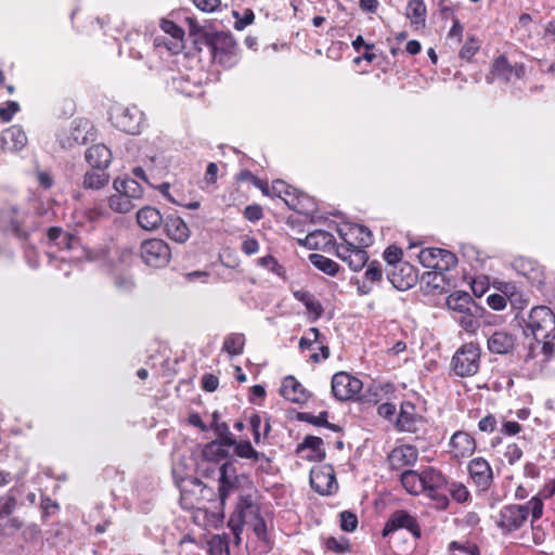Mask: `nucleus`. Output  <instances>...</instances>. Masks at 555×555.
<instances>
[{
	"instance_id": "f257e3e1",
	"label": "nucleus",
	"mask_w": 555,
	"mask_h": 555,
	"mask_svg": "<svg viewBox=\"0 0 555 555\" xmlns=\"http://www.w3.org/2000/svg\"><path fill=\"white\" fill-rule=\"evenodd\" d=\"M526 334L532 335L541 352L550 358L554 352L552 340L555 338V314L546 306L531 309L526 321Z\"/></svg>"
},
{
	"instance_id": "f03ea898",
	"label": "nucleus",
	"mask_w": 555,
	"mask_h": 555,
	"mask_svg": "<svg viewBox=\"0 0 555 555\" xmlns=\"http://www.w3.org/2000/svg\"><path fill=\"white\" fill-rule=\"evenodd\" d=\"M256 185L266 195L281 197L289 208L299 214H309L312 210V199L282 180L274 181L271 188L263 185L260 181H256Z\"/></svg>"
},
{
	"instance_id": "7ed1b4c3",
	"label": "nucleus",
	"mask_w": 555,
	"mask_h": 555,
	"mask_svg": "<svg viewBox=\"0 0 555 555\" xmlns=\"http://www.w3.org/2000/svg\"><path fill=\"white\" fill-rule=\"evenodd\" d=\"M480 348L468 343L463 345L452 358V369L457 376L466 377L475 375L480 366Z\"/></svg>"
},
{
	"instance_id": "20e7f679",
	"label": "nucleus",
	"mask_w": 555,
	"mask_h": 555,
	"mask_svg": "<svg viewBox=\"0 0 555 555\" xmlns=\"http://www.w3.org/2000/svg\"><path fill=\"white\" fill-rule=\"evenodd\" d=\"M114 125L129 134H138L144 125V114L138 106L117 105L111 113Z\"/></svg>"
},
{
	"instance_id": "39448f33",
	"label": "nucleus",
	"mask_w": 555,
	"mask_h": 555,
	"mask_svg": "<svg viewBox=\"0 0 555 555\" xmlns=\"http://www.w3.org/2000/svg\"><path fill=\"white\" fill-rule=\"evenodd\" d=\"M142 260L151 267H165L171 257L170 247L160 238L144 241L140 247Z\"/></svg>"
},
{
	"instance_id": "423d86ee",
	"label": "nucleus",
	"mask_w": 555,
	"mask_h": 555,
	"mask_svg": "<svg viewBox=\"0 0 555 555\" xmlns=\"http://www.w3.org/2000/svg\"><path fill=\"white\" fill-rule=\"evenodd\" d=\"M423 492L437 501L438 508H446L449 500L444 494L439 493V489L444 485L446 480L442 474L433 467H428L421 473Z\"/></svg>"
},
{
	"instance_id": "0eeeda50",
	"label": "nucleus",
	"mask_w": 555,
	"mask_h": 555,
	"mask_svg": "<svg viewBox=\"0 0 555 555\" xmlns=\"http://www.w3.org/2000/svg\"><path fill=\"white\" fill-rule=\"evenodd\" d=\"M362 382L346 373L338 372L332 378V392L338 400H349L358 395L362 389Z\"/></svg>"
},
{
	"instance_id": "6e6552de",
	"label": "nucleus",
	"mask_w": 555,
	"mask_h": 555,
	"mask_svg": "<svg viewBox=\"0 0 555 555\" xmlns=\"http://www.w3.org/2000/svg\"><path fill=\"white\" fill-rule=\"evenodd\" d=\"M259 505L250 494L240 495L236 509L230 517L228 526L234 535V543H241L242 519L255 512Z\"/></svg>"
},
{
	"instance_id": "1a4fd4ad",
	"label": "nucleus",
	"mask_w": 555,
	"mask_h": 555,
	"mask_svg": "<svg viewBox=\"0 0 555 555\" xmlns=\"http://www.w3.org/2000/svg\"><path fill=\"white\" fill-rule=\"evenodd\" d=\"M311 487L320 494L326 495L337 489L334 469L331 465H318L310 472Z\"/></svg>"
},
{
	"instance_id": "9d476101",
	"label": "nucleus",
	"mask_w": 555,
	"mask_h": 555,
	"mask_svg": "<svg viewBox=\"0 0 555 555\" xmlns=\"http://www.w3.org/2000/svg\"><path fill=\"white\" fill-rule=\"evenodd\" d=\"M527 519V508L522 505H506L498 516L496 524L503 532H512L519 529Z\"/></svg>"
},
{
	"instance_id": "9b49d317",
	"label": "nucleus",
	"mask_w": 555,
	"mask_h": 555,
	"mask_svg": "<svg viewBox=\"0 0 555 555\" xmlns=\"http://www.w3.org/2000/svg\"><path fill=\"white\" fill-rule=\"evenodd\" d=\"M448 448L451 459L461 461L474 454L476 441L468 433L459 430L451 436Z\"/></svg>"
},
{
	"instance_id": "f8f14e48",
	"label": "nucleus",
	"mask_w": 555,
	"mask_h": 555,
	"mask_svg": "<svg viewBox=\"0 0 555 555\" xmlns=\"http://www.w3.org/2000/svg\"><path fill=\"white\" fill-rule=\"evenodd\" d=\"M387 278L392 286L399 291L411 288L417 281V274L409 262H399L387 269Z\"/></svg>"
},
{
	"instance_id": "ddd939ff",
	"label": "nucleus",
	"mask_w": 555,
	"mask_h": 555,
	"mask_svg": "<svg viewBox=\"0 0 555 555\" xmlns=\"http://www.w3.org/2000/svg\"><path fill=\"white\" fill-rule=\"evenodd\" d=\"M340 245L365 248L373 242L371 231L360 224H346L338 229Z\"/></svg>"
},
{
	"instance_id": "4468645a",
	"label": "nucleus",
	"mask_w": 555,
	"mask_h": 555,
	"mask_svg": "<svg viewBox=\"0 0 555 555\" xmlns=\"http://www.w3.org/2000/svg\"><path fill=\"white\" fill-rule=\"evenodd\" d=\"M401 528L408 529L416 538L421 535L416 519L405 511H396L390 515L383 529V535L386 537Z\"/></svg>"
},
{
	"instance_id": "2eb2a0df",
	"label": "nucleus",
	"mask_w": 555,
	"mask_h": 555,
	"mask_svg": "<svg viewBox=\"0 0 555 555\" xmlns=\"http://www.w3.org/2000/svg\"><path fill=\"white\" fill-rule=\"evenodd\" d=\"M27 142L24 129L18 125H13L0 133V153L18 152L26 146Z\"/></svg>"
},
{
	"instance_id": "dca6fc26",
	"label": "nucleus",
	"mask_w": 555,
	"mask_h": 555,
	"mask_svg": "<svg viewBox=\"0 0 555 555\" xmlns=\"http://www.w3.org/2000/svg\"><path fill=\"white\" fill-rule=\"evenodd\" d=\"M468 473L474 483L481 490L487 491L493 482V473L490 464L483 457H476L468 464Z\"/></svg>"
},
{
	"instance_id": "f3484780",
	"label": "nucleus",
	"mask_w": 555,
	"mask_h": 555,
	"mask_svg": "<svg viewBox=\"0 0 555 555\" xmlns=\"http://www.w3.org/2000/svg\"><path fill=\"white\" fill-rule=\"evenodd\" d=\"M88 133L89 124H79L70 129L61 131L57 135V140L63 149L72 150L76 146L86 144L88 141Z\"/></svg>"
},
{
	"instance_id": "a211bd4d",
	"label": "nucleus",
	"mask_w": 555,
	"mask_h": 555,
	"mask_svg": "<svg viewBox=\"0 0 555 555\" xmlns=\"http://www.w3.org/2000/svg\"><path fill=\"white\" fill-rule=\"evenodd\" d=\"M336 255L346 262L352 271H360L369 260L367 253L364 248L354 246L339 244L336 248Z\"/></svg>"
},
{
	"instance_id": "6ab92c4d",
	"label": "nucleus",
	"mask_w": 555,
	"mask_h": 555,
	"mask_svg": "<svg viewBox=\"0 0 555 555\" xmlns=\"http://www.w3.org/2000/svg\"><path fill=\"white\" fill-rule=\"evenodd\" d=\"M423 425V417L415 413V406L411 402H403L397 418V427L401 431L416 433Z\"/></svg>"
},
{
	"instance_id": "aec40b11",
	"label": "nucleus",
	"mask_w": 555,
	"mask_h": 555,
	"mask_svg": "<svg viewBox=\"0 0 555 555\" xmlns=\"http://www.w3.org/2000/svg\"><path fill=\"white\" fill-rule=\"evenodd\" d=\"M418 457V451L411 444H401L396 447L389 454V465L393 469H400L404 466L413 465Z\"/></svg>"
},
{
	"instance_id": "412c9836",
	"label": "nucleus",
	"mask_w": 555,
	"mask_h": 555,
	"mask_svg": "<svg viewBox=\"0 0 555 555\" xmlns=\"http://www.w3.org/2000/svg\"><path fill=\"white\" fill-rule=\"evenodd\" d=\"M516 271L525 276L533 285H542L544 283L543 268L534 260L519 258L514 262Z\"/></svg>"
},
{
	"instance_id": "4be33fe9",
	"label": "nucleus",
	"mask_w": 555,
	"mask_h": 555,
	"mask_svg": "<svg viewBox=\"0 0 555 555\" xmlns=\"http://www.w3.org/2000/svg\"><path fill=\"white\" fill-rule=\"evenodd\" d=\"M164 227L166 235L170 240L179 244L186 242L191 235L190 228L188 227L185 221L179 216H168L164 220Z\"/></svg>"
},
{
	"instance_id": "5701e85b",
	"label": "nucleus",
	"mask_w": 555,
	"mask_h": 555,
	"mask_svg": "<svg viewBox=\"0 0 555 555\" xmlns=\"http://www.w3.org/2000/svg\"><path fill=\"white\" fill-rule=\"evenodd\" d=\"M219 478V498L222 504L236 488L237 476L235 469L230 462H225L220 467Z\"/></svg>"
},
{
	"instance_id": "b1692460",
	"label": "nucleus",
	"mask_w": 555,
	"mask_h": 555,
	"mask_svg": "<svg viewBox=\"0 0 555 555\" xmlns=\"http://www.w3.org/2000/svg\"><path fill=\"white\" fill-rule=\"evenodd\" d=\"M281 395L295 403H305L309 399V392L306 388L293 376L284 378L281 386Z\"/></svg>"
},
{
	"instance_id": "393cba45",
	"label": "nucleus",
	"mask_w": 555,
	"mask_h": 555,
	"mask_svg": "<svg viewBox=\"0 0 555 555\" xmlns=\"http://www.w3.org/2000/svg\"><path fill=\"white\" fill-rule=\"evenodd\" d=\"M515 347V337L506 331H495L488 337V349L492 353L505 354Z\"/></svg>"
},
{
	"instance_id": "a878e982",
	"label": "nucleus",
	"mask_w": 555,
	"mask_h": 555,
	"mask_svg": "<svg viewBox=\"0 0 555 555\" xmlns=\"http://www.w3.org/2000/svg\"><path fill=\"white\" fill-rule=\"evenodd\" d=\"M491 74L493 78L509 81L513 77L521 78L525 74V67L521 64L512 66L504 56H500L493 63Z\"/></svg>"
},
{
	"instance_id": "bb28decb",
	"label": "nucleus",
	"mask_w": 555,
	"mask_h": 555,
	"mask_svg": "<svg viewBox=\"0 0 555 555\" xmlns=\"http://www.w3.org/2000/svg\"><path fill=\"white\" fill-rule=\"evenodd\" d=\"M86 160L94 168L105 169L112 162V152L104 144H94L86 151Z\"/></svg>"
},
{
	"instance_id": "cd10ccee",
	"label": "nucleus",
	"mask_w": 555,
	"mask_h": 555,
	"mask_svg": "<svg viewBox=\"0 0 555 555\" xmlns=\"http://www.w3.org/2000/svg\"><path fill=\"white\" fill-rule=\"evenodd\" d=\"M160 28L171 37L168 41L164 42L166 48L173 53L181 51L183 49L184 30L168 20L160 22Z\"/></svg>"
},
{
	"instance_id": "c85d7f7f",
	"label": "nucleus",
	"mask_w": 555,
	"mask_h": 555,
	"mask_svg": "<svg viewBox=\"0 0 555 555\" xmlns=\"http://www.w3.org/2000/svg\"><path fill=\"white\" fill-rule=\"evenodd\" d=\"M137 222L142 229L154 231L159 228L164 220L158 209L145 206L137 212Z\"/></svg>"
},
{
	"instance_id": "c756f323",
	"label": "nucleus",
	"mask_w": 555,
	"mask_h": 555,
	"mask_svg": "<svg viewBox=\"0 0 555 555\" xmlns=\"http://www.w3.org/2000/svg\"><path fill=\"white\" fill-rule=\"evenodd\" d=\"M308 451L304 455L309 461H322L325 457V449L323 448V440L315 436H307L304 441L298 446L297 452Z\"/></svg>"
},
{
	"instance_id": "7c9ffc66",
	"label": "nucleus",
	"mask_w": 555,
	"mask_h": 555,
	"mask_svg": "<svg viewBox=\"0 0 555 555\" xmlns=\"http://www.w3.org/2000/svg\"><path fill=\"white\" fill-rule=\"evenodd\" d=\"M225 443L234 447V452L238 457L254 460L255 462L269 461L266 454L256 451L249 441H235L231 436H225Z\"/></svg>"
},
{
	"instance_id": "2f4dec72",
	"label": "nucleus",
	"mask_w": 555,
	"mask_h": 555,
	"mask_svg": "<svg viewBox=\"0 0 555 555\" xmlns=\"http://www.w3.org/2000/svg\"><path fill=\"white\" fill-rule=\"evenodd\" d=\"M225 443V436L220 440H215L205 446L203 456L206 461L219 463L228 457L229 450Z\"/></svg>"
},
{
	"instance_id": "473e14b6",
	"label": "nucleus",
	"mask_w": 555,
	"mask_h": 555,
	"mask_svg": "<svg viewBox=\"0 0 555 555\" xmlns=\"http://www.w3.org/2000/svg\"><path fill=\"white\" fill-rule=\"evenodd\" d=\"M113 188L116 192H122L131 201L140 199L143 196V188L133 179H115Z\"/></svg>"
},
{
	"instance_id": "72a5a7b5",
	"label": "nucleus",
	"mask_w": 555,
	"mask_h": 555,
	"mask_svg": "<svg viewBox=\"0 0 555 555\" xmlns=\"http://www.w3.org/2000/svg\"><path fill=\"white\" fill-rule=\"evenodd\" d=\"M383 278V269L382 264L378 261H371L366 266V270L364 272V282L359 285L358 289L362 294H367L371 291V285L374 282L380 281Z\"/></svg>"
},
{
	"instance_id": "f704fd0d",
	"label": "nucleus",
	"mask_w": 555,
	"mask_h": 555,
	"mask_svg": "<svg viewBox=\"0 0 555 555\" xmlns=\"http://www.w3.org/2000/svg\"><path fill=\"white\" fill-rule=\"evenodd\" d=\"M426 5L423 0H411L406 7V17L416 28L425 25Z\"/></svg>"
},
{
	"instance_id": "c9c22d12",
	"label": "nucleus",
	"mask_w": 555,
	"mask_h": 555,
	"mask_svg": "<svg viewBox=\"0 0 555 555\" xmlns=\"http://www.w3.org/2000/svg\"><path fill=\"white\" fill-rule=\"evenodd\" d=\"M400 480L403 488L410 494L417 495L423 492L421 473L408 469L401 474Z\"/></svg>"
},
{
	"instance_id": "e433bc0d",
	"label": "nucleus",
	"mask_w": 555,
	"mask_h": 555,
	"mask_svg": "<svg viewBox=\"0 0 555 555\" xmlns=\"http://www.w3.org/2000/svg\"><path fill=\"white\" fill-rule=\"evenodd\" d=\"M294 297L305 305L309 313H311L314 319L320 318L323 313V308L320 301L317 300L315 297L309 292L302 289L295 291Z\"/></svg>"
},
{
	"instance_id": "4c0bfd02",
	"label": "nucleus",
	"mask_w": 555,
	"mask_h": 555,
	"mask_svg": "<svg viewBox=\"0 0 555 555\" xmlns=\"http://www.w3.org/2000/svg\"><path fill=\"white\" fill-rule=\"evenodd\" d=\"M244 346L245 336L241 333H232L224 338L222 350L230 357H235L243 353Z\"/></svg>"
},
{
	"instance_id": "58836bf2",
	"label": "nucleus",
	"mask_w": 555,
	"mask_h": 555,
	"mask_svg": "<svg viewBox=\"0 0 555 555\" xmlns=\"http://www.w3.org/2000/svg\"><path fill=\"white\" fill-rule=\"evenodd\" d=\"M309 260L317 269L331 276H335L339 271V264L323 255L311 254Z\"/></svg>"
},
{
	"instance_id": "ea45409f",
	"label": "nucleus",
	"mask_w": 555,
	"mask_h": 555,
	"mask_svg": "<svg viewBox=\"0 0 555 555\" xmlns=\"http://www.w3.org/2000/svg\"><path fill=\"white\" fill-rule=\"evenodd\" d=\"M333 241L334 236L324 230H315L306 237V244L315 249L326 248Z\"/></svg>"
},
{
	"instance_id": "a19ab883",
	"label": "nucleus",
	"mask_w": 555,
	"mask_h": 555,
	"mask_svg": "<svg viewBox=\"0 0 555 555\" xmlns=\"http://www.w3.org/2000/svg\"><path fill=\"white\" fill-rule=\"evenodd\" d=\"M122 192H116L108 197L109 208L118 214H127L134 208V205Z\"/></svg>"
},
{
	"instance_id": "79ce46f5",
	"label": "nucleus",
	"mask_w": 555,
	"mask_h": 555,
	"mask_svg": "<svg viewBox=\"0 0 555 555\" xmlns=\"http://www.w3.org/2000/svg\"><path fill=\"white\" fill-rule=\"evenodd\" d=\"M109 181V175L101 169V171H88L83 177V186L86 189L99 190L105 186Z\"/></svg>"
},
{
	"instance_id": "37998d69",
	"label": "nucleus",
	"mask_w": 555,
	"mask_h": 555,
	"mask_svg": "<svg viewBox=\"0 0 555 555\" xmlns=\"http://www.w3.org/2000/svg\"><path fill=\"white\" fill-rule=\"evenodd\" d=\"M448 551L451 555H480L478 546L470 541H452Z\"/></svg>"
},
{
	"instance_id": "c03bdc74",
	"label": "nucleus",
	"mask_w": 555,
	"mask_h": 555,
	"mask_svg": "<svg viewBox=\"0 0 555 555\" xmlns=\"http://www.w3.org/2000/svg\"><path fill=\"white\" fill-rule=\"evenodd\" d=\"M440 255V248H424L418 254V260L425 268L434 269L437 271L439 267Z\"/></svg>"
},
{
	"instance_id": "a18cd8bd",
	"label": "nucleus",
	"mask_w": 555,
	"mask_h": 555,
	"mask_svg": "<svg viewBox=\"0 0 555 555\" xmlns=\"http://www.w3.org/2000/svg\"><path fill=\"white\" fill-rule=\"evenodd\" d=\"M210 555H230L229 541L225 535L215 534L208 541Z\"/></svg>"
},
{
	"instance_id": "49530a36",
	"label": "nucleus",
	"mask_w": 555,
	"mask_h": 555,
	"mask_svg": "<svg viewBox=\"0 0 555 555\" xmlns=\"http://www.w3.org/2000/svg\"><path fill=\"white\" fill-rule=\"evenodd\" d=\"M472 298L467 293L463 294H451L447 299V305L450 309L466 312L470 305Z\"/></svg>"
},
{
	"instance_id": "de8ad7c7",
	"label": "nucleus",
	"mask_w": 555,
	"mask_h": 555,
	"mask_svg": "<svg viewBox=\"0 0 555 555\" xmlns=\"http://www.w3.org/2000/svg\"><path fill=\"white\" fill-rule=\"evenodd\" d=\"M456 257L453 253L449 251V250H446V249H441V255H440V258H439V267H438V272H428L427 273V276H434V279H437L438 275H440V273L442 271H447V270H450L452 268H454L456 266Z\"/></svg>"
},
{
	"instance_id": "09e8293b",
	"label": "nucleus",
	"mask_w": 555,
	"mask_h": 555,
	"mask_svg": "<svg viewBox=\"0 0 555 555\" xmlns=\"http://www.w3.org/2000/svg\"><path fill=\"white\" fill-rule=\"evenodd\" d=\"M16 499L10 492L0 498V517L10 515L16 507Z\"/></svg>"
},
{
	"instance_id": "8fccbe9b",
	"label": "nucleus",
	"mask_w": 555,
	"mask_h": 555,
	"mask_svg": "<svg viewBox=\"0 0 555 555\" xmlns=\"http://www.w3.org/2000/svg\"><path fill=\"white\" fill-rule=\"evenodd\" d=\"M325 546L327 550L339 554L349 548V543L345 538L336 539L334 537H330L325 540Z\"/></svg>"
},
{
	"instance_id": "3c124183",
	"label": "nucleus",
	"mask_w": 555,
	"mask_h": 555,
	"mask_svg": "<svg viewBox=\"0 0 555 555\" xmlns=\"http://www.w3.org/2000/svg\"><path fill=\"white\" fill-rule=\"evenodd\" d=\"M358 526L357 516L348 511L340 513V527L344 531L351 532L356 530Z\"/></svg>"
},
{
	"instance_id": "603ef678",
	"label": "nucleus",
	"mask_w": 555,
	"mask_h": 555,
	"mask_svg": "<svg viewBox=\"0 0 555 555\" xmlns=\"http://www.w3.org/2000/svg\"><path fill=\"white\" fill-rule=\"evenodd\" d=\"M402 250L396 246H389L384 251V259L386 260L388 268L395 267L399 262H403L401 260Z\"/></svg>"
},
{
	"instance_id": "864d4df0",
	"label": "nucleus",
	"mask_w": 555,
	"mask_h": 555,
	"mask_svg": "<svg viewBox=\"0 0 555 555\" xmlns=\"http://www.w3.org/2000/svg\"><path fill=\"white\" fill-rule=\"evenodd\" d=\"M522 507L527 508V515L531 513L532 520H535L542 516L543 513V502L539 498H532L526 505Z\"/></svg>"
},
{
	"instance_id": "5fc2aeb1",
	"label": "nucleus",
	"mask_w": 555,
	"mask_h": 555,
	"mask_svg": "<svg viewBox=\"0 0 555 555\" xmlns=\"http://www.w3.org/2000/svg\"><path fill=\"white\" fill-rule=\"evenodd\" d=\"M247 527H249L254 531V533L259 540H267V525L262 516L249 522Z\"/></svg>"
},
{
	"instance_id": "6e6d98bb",
	"label": "nucleus",
	"mask_w": 555,
	"mask_h": 555,
	"mask_svg": "<svg viewBox=\"0 0 555 555\" xmlns=\"http://www.w3.org/2000/svg\"><path fill=\"white\" fill-rule=\"evenodd\" d=\"M233 15L236 17L234 27L237 30H243L245 27L250 25L255 18L254 12L251 10H245L242 17H238L237 12H233Z\"/></svg>"
},
{
	"instance_id": "4d7b16f0",
	"label": "nucleus",
	"mask_w": 555,
	"mask_h": 555,
	"mask_svg": "<svg viewBox=\"0 0 555 555\" xmlns=\"http://www.w3.org/2000/svg\"><path fill=\"white\" fill-rule=\"evenodd\" d=\"M20 105L15 101H9L5 106L0 107V118L3 121H10L12 117L18 112Z\"/></svg>"
},
{
	"instance_id": "13d9d810",
	"label": "nucleus",
	"mask_w": 555,
	"mask_h": 555,
	"mask_svg": "<svg viewBox=\"0 0 555 555\" xmlns=\"http://www.w3.org/2000/svg\"><path fill=\"white\" fill-rule=\"evenodd\" d=\"M260 266L269 269L270 271L281 274L282 267L278 263L272 256H264L258 259Z\"/></svg>"
},
{
	"instance_id": "bf43d9fd",
	"label": "nucleus",
	"mask_w": 555,
	"mask_h": 555,
	"mask_svg": "<svg viewBox=\"0 0 555 555\" xmlns=\"http://www.w3.org/2000/svg\"><path fill=\"white\" fill-rule=\"evenodd\" d=\"M451 495L456 502L463 503L468 500L469 492L464 485H455L451 490Z\"/></svg>"
},
{
	"instance_id": "052dcab7",
	"label": "nucleus",
	"mask_w": 555,
	"mask_h": 555,
	"mask_svg": "<svg viewBox=\"0 0 555 555\" xmlns=\"http://www.w3.org/2000/svg\"><path fill=\"white\" fill-rule=\"evenodd\" d=\"M478 49H479L478 43L474 39H470L469 41H466L464 43V46L461 49L460 54L462 57L469 60L470 57H473L475 55V53L477 52Z\"/></svg>"
},
{
	"instance_id": "680f3d73",
	"label": "nucleus",
	"mask_w": 555,
	"mask_h": 555,
	"mask_svg": "<svg viewBox=\"0 0 555 555\" xmlns=\"http://www.w3.org/2000/svg\"><path fill=\"white\" fill-rule=\"evenodd\" d=\"M460 325L467 332L474 333L477 330V320L472 314H463L459 320Z\"/></svg>"
},
{
	"instance_id": "e2e57ef3",
	"label": "nucleus",
	"mask_w": 555,
	"mask_h": 555,
	"mask_svg": "<svg viewBox=\"0 0 555 555\" xmlns=\"http://www.w3.org/2000/svg\"><path fill=\"white\" fill-rule=\"evenodd\" d=\"M478 427L483 433H493L496 427V421L493 415H487L478 423Z\"/></svg>"
},
{
	"instance_id": "0e129e2a",
	"label": "nucleus",
	"mask_w": 555,
	"mask_h": 555,
	"mask_svg": "<svg viewBox=\"0 0 555 555\" xmlns=\"http://www.w3.org/2000/svg\"><path fill=\"white\" fill-rule=\"evenodd\" d=\"M488 305L494 310H503L506 307V299L500 294H492L487 299Z\"/></svg>"
},
{
	"instance_id": "69168bd1",
	"label": "nucleus",
	"mask_w": 555,
	"mask_h": 555,
	"mask_svg": "<svg viewBox=\"0 0 555 555\" xmlns=\"http://www.w3.org/2000/svg\"><path fill=\"white\" fill-rule=\"evenodd\" d=\"M219 379L212 374H206L202 378L203 389L206 391H215L218 388Z\"/></svg>"
},
{
	"instance_id": "338daca9",
	"label": "nucleus",
	"mask_w": 555,
	"mask_h": 555,
	"mask_svg": "<svg viewBox=\"0 0 555 555\" xmlns=\"http://www.w3.org/2000/svg\"><path fill=\"white\" fill-rule=\"evenodd\" d=\"M193 2L196 8L204 12H214L220 3L219 0H193Z\"/></svg>"
},
{
	"instance_id": "774afa93",
	"label": "nucleus",
	"mask_w": 555,
	"mask_h": 555,
	"mask_svg": "<svg viewBox=\"0 0 555 555\" xmlns=\"http://www.w3.org/2000/svg\"><path fill=\"white\" fill-rule=\"evenodd\" d=\"M244 217L249 221H258L262 218V210L257 205L247 206L244 210Z\"/></svg>"
}]
</instances>
